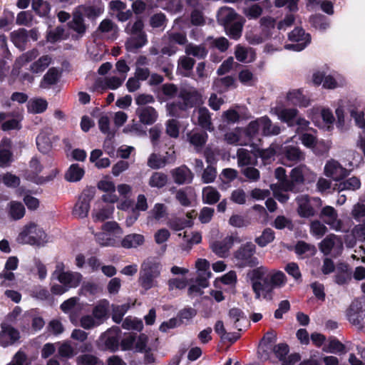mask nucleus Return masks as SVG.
<instances>
[{
	"mask_svg": "<svg viewBox=\"0 0 365 365\" xmlns=\"http://www.w3.org/2000/svg\"><path fill=\"white\" fill-rule=\"evenodd\" d=\"M11 39L17 48L24 50L29 39L28 31L24 29L14 31L11 33Z\"/></svg>",
	"mask_w": 365,
	"mask_h": 365,
	"instance_id": "37998d69",
	"label": "nucleus"
},
{
	"mask_svg": "<svg viewBox=\"0 0 365 365\" xmlns=\"http://www.w3.org/2000/svg\"><path fill=\"white\" fill-rule=\"evenodd\" d=\"M168 217V210L166 205L163 203H156L148 213L147 225L153 226L162 222Z\"/></svg>",
	"mask_w": 365,
	"mask_h": 365,
	"instance_id": "dca6fc26",
	"label": "nucleus"
},
{
	"mask_svg": "<svg viewBox=\"0 0 365 365\" xmlns=\"http://www.w3.org/2000/svg\"><path fill=\"white\" fill-rule=\"evenodd\" d=\"M187 141L192 145L198 152L206 143L207 134L204 131L198 130H192L187 133Z\"/></svg>",
	"mask_w": 365,
	"mask_h": 365,
	"instance_id": "cd10ccee",
	"label": "nucleus"
},
{
	"mask_svg": "<svg viewBox=\"0 0 365 365\" xmlns=\"http://www.w3.org/2000/svg\"><path fill=\"white\" fill-rule=\"evenodd\" d=\"M51 134V129L45 128L41 130L36 137L37 148L43 154H48L52 150Z\"/></svg>",
	"mask_w": 365,
	"mask_h": 365,
	"instance_id": "412c9836",
	"label": "nucleus"
},
{
	"mask_svg": "<svg viewBox=\"0 0 365 365\" xmlns=\"http://www.w3.org/2000/svg\"><path fill=\"white\" fill-rule=\"evenodd\" d=\"M161 269L158 262L148 259L145 261L140 268L139 284L145 290L157 287L158 286V277L160 275Z\"/></svg>",
	"mask_w": 365,
	"mask_h": 365,
	"instance_id": "20e7f679",
	"label": "nucleus"
},
{
	"mask_svg": "<svg viewBox=\"0 0 365 365\" xmlns=\"http://www.w3.org/2000/svg\"><path fill=\"white\" fill-rule=\"evenodd\" d=\"M19 337V332L17 329L6 324L1 325L0 344L2 346L6 347L13 344Z\"/></svg>",
	"mask_w": 365,
	"mask_h": 365,
	"instance_id": "5701e85b",
	"label": "nucleus"
},
{
	"mask_svg": "<svg viewBox=\"0 0 365 365\" xmlns=\"http://www.w3.org/2000/svg\"><path fill=\"white\" fill-rule=\"evenodd\" d=\"M52 277L64 284L68 290L78 287L83 279L82 274L79 272L66 271L65 265L61 262L56 263Z\"/></svg>",
	"mask_w": 365,
	"mask_h": 365,
	"instance_id": "0eeeda50",
	"label": "nucleus"
},
{
	"mask_svg": "<svg viewBox=\"0 0 365 365\" xmlns=\"http://www.w3.org/2000/svg\"><path fill=\"white\" fill-rule=\"evenodd\" d=\"M102 232L96 234V242L102 246H116L119 244L123 230L116 222L109 221L102 226Z\"/></svg>",
	"mask_w": 365,
	"mask_h": 365,
	"instance_id": "39448f33",
	"label": "nucleus"
},
{
	"mask_svg": "<svg viewBox=\"0 0 365 365\" xmlns=\"http://www.w3.org/2000/svg\"><path fill=\"white\" fill-rule=\"evenodd\" d=\"M185 53L188 56H193L197 58H203L207 56V51L202 45H194L189 43L186 46Z\"/></svg>",
	"mask_w": 365,
	"mask_h": 365,
	"instance_id": "e2e57ef3",
	"label": "nucleus"
},
{
	"mask_svg": "<svg viewBox=\"0 0 365 365\" xmlns=\"http://www.w3.org/2000/svg\"><path fill=\"white\" fill-rule=\"evenodd\" d=\"M178 98L182 103V106L187 108V110L202 103V96L198 91L192 86H182L178 93Z\"/></svg>",
	"mask_w": 365,
	"mask_h": 365,
	"instance_id": "9d476101",
	"label": "nucleus"
},
{
	"mask_svg": "<svg viewBox=\"0 0 365 365\" xmlns=\"http://www.w3.org/2000/svg\"><path fill=\"white\" fill-rule=\"evenodd\" d=\"M315 177L305 165H300L293 168L290 173V180H285L282 182V188L285 191H294L295 185L302 184L306 180H311Z\"/></svg>",
	"mask_w": 365,
	"mask_h": 365,
	"instance_id": "6e6552de",
	"label": "nucleus"
},
{
	"mask_svg": "<svg viewBox=\"0 0 365 365\" xmlns=\"http://www.w3.org/2000/svg\"><path fill=\"white\" fill-rule=\"evenodd\" d=\"M361 307L358 301H354L350 305L347 310V318L349 321L357 326H361L363 321V317L360 314Z\"/></svg>",
	"mask_w": 365,
	"mask_h": 365,
	"instance_id": "e433bc0d",
	"label": "nucleus"
},
{
	"mask_svg": "<svg viewBox=\"0 0 365 365\" xmlns=\"http://www.w3.org/2000/svg\"><path fill=\"white\" fill-rule=\"evenodd\" d=\"M82 14L81 11L77 9L73 13V20L70 22V27L78 34H83L86 31Z\"/></svg>",
	"mask_w": 365,
	"mask_h": 365,
	"instance_id": "6e6d98bb",
	"label": "nucleus"
},
{
	"mask_svg": "<svg viewBox=\"0 0 365 365\" xmlns=\"http://www.w3.org/2000/svg\"><path fill=\"white\" fill-rule=\"evenodd\" d=\"M220 196L218 190L214 187L207 186L202 189V197L205 204H215L219 201Z\"/></svg>",
	"mask_w": 365,
	"mask_h": 365,
	"instance_id": "a18cd8bd",
	"label": "nucleus"
},
{
	"mask_svg": "<svg viewBox=\"0 0 365 365\" xmlns=\"http://www.w3.org/2000/svg\"><path fill=\"white\" fill-rule=\"evenodd\" d=\"M109 308V302L104 299L100 301L93 309L92 314L96 318V322L100 324H103L106 319Z\"/></svg>",
	"mask_w": 365,
	"mask_h": 365,
	"instance_id": "ea45409f",
	"label": "nucleus"
},
{
	"mask_svg": "<svg viewBox=\"0 0 365 365\" xmlns=\"http://www.w3.org/2000/svg\"><path fill=\"white\" fill-rule=\"evenodd\" d=\"M282 152L284 156L292 162L302 161L305 158L304 153L298 146L285 145L282 148Z\"/></svg>",
	"mask_w": 365,
	"mask_h": 365,
	"instance_id": "2f4dec72",
	"label": "nucleus"
},
{
	"mask_svg": "<svg viewBox=\"0 0 365 365\" xmlns=\"http://www.w3.org/2000/svg\"><path fill=\"white\" fill-rule=\"evenodd\" d=\"M349 113L351 117L354 119L356 125L365 133V118L364 112L358 110L356 108H352L349 110Z\"/></svg>",
	"mask_w": 365,
	"mask_h": 365,
	"instance_id": "774afa93",
	"label": "nucleus"
},
{
	"mask_svg": "<svg viewBox=\"0 0 365 365\" xmlns=\"http://www.w3.org/2000/svg\"><path fill=\"white\" fill-rule=\"evenodd\" d=\"M39 55V52L37 49L34 48L29 51L21 56H20L15 61L14 68L12 71L14 75L19 74V69L26 65L27 63L33 61Z\"/></svg>",
	"mask_w": 365,
	"mask_h": 365,
	"instance_id": "72a5a7b5",
	"label": "nucleus"
},
{
	"mask_svg": "<svg viewBox=\"0 0 365 365\" xmlns=\"http://www.w3.org/2000/svg\"><path fill=\"white\" fill-rule=\"evenodd\" d=\"M327 231V227L319 220H314L310 224V233L317 239L322 238Z\"/></svg>",
	"mask_w": 365,
	"mask_h": 365,
	"instance_id": "0e129e2a",
	"label": "nucleus"
},
{
	"mask_svg": "<svg viewBox=\"0 0 365 365\" xmlns=\"http://www.w3.org/2000/svg\"><path fill=\"white\" fill-rule=\"evenodd\" d=\"M342 247V241L334 234L327 235L319 244V249L325 255H329L333 250L339 252Z\"/></svg>",
	"mask_w": 365,
	"mask_h": 365,
	"instance_id": "aec40b11",
	"label": "nucleus"
},
{
	"mask_svg": "<svg viewBox=\"0 0 365 365\" xmlns=\"http://www.w3.org/2000/svg\"><path fill=\"white\" fill-rule=\"evenodd\" d=\"M8 215L13 220H19L24 217L25 208L24 205L17 201H11L7 205Z\"/></svg>",
	"mask_w": 365,
	"mask_h": 365,
	"instance_id": "a19ab883",
	"label": "nucleus"
},
{
	"mask_svg": "<svg viewBox=\"0 0 365 365\" xmlns=\"http://www.w3.org/2000/svg\"><path fill=\"white\" fill-rule=\"evenodd\" d=\"M182 106L183 104L180 101L178 102L167 103L166 110L168 115L175 118L182 117V112L187 110V108H184Z\"/></svg>",
	"mask_w": 365,
	"mask_h": 365,
	"instance_id": "bf43d9fd",
	"label": "nucleus"
},
{
	"mask_svg": "<svg viewBox=\"0 0 365 365\" xmlns=\"http://www.w3.org/2000/svg\"><path fill=\"white\" fill-rule=\"evenodd\" d=\"M85 174L84 169L78 164H72L65 175V178L69 182H78L82 179Z\"/></svg>",
	"mask_w": 365,
	"mask_h": 365,
	"instance_id": "de8ad7c7",
	"label": "nucleus"
},
{
	"mask_svg": "<svg viewBox=\"0 0 365 365\" xmlns=\"http://www.w3.org/2000/svg\"><path fill=\"white\" fill-rule=\"evenodd\" d=\"M78 9L86 16L93 19L103 14L104 5L101 0H94L92 4L81 6Z\"/></svg>",
	"mask_w": 365,
	"mask_h": 365,
	"instance_id": "393cba45",
	"label": "nucleus"
},
{
	"mask_svg": "<svg viewBox=\"0 0 365 365\" xmlns=\"http://www.w3.org/2000/svg\"><path fill=\"white\" fill-rule=\"evenodd\" d=\"M324 174L334 181H340L349 175V171L338 160L331 158L326 162Z\"/></svg>",
	"mask_w": 365,
	"mask_h": 365,
	"instance_id": "9b49d317",
	"label": "nucleus"
},
{
	"mask_svg": "<svg viewBox=\"0 0 365 365\" xmlns=\"http://www.w3.org/2000/svg\"><path fill=\"white\" fill-rule=\"evenodd\" d=\"M237 163L239 166L252 165L256 161L255 155L245 148H239L237 152Z\"/></svg>",
	"mask_w": 365,
	"mask_h": 365,
	"instance_id": "603ef678",
	"label": "nucleus"
},
{
	"mask_svg": "<svg viewBox=\"0 0 365 365\" xmlns=\"http://www.w3.org/2000/svg\"><path fill=\"white\" fill-rule=\"evenodd\" d=\"M289 39L292 43L284 45V48L287 50L301 51L304 49L311 41L309 34H306L301 28H295L289 34Z\"/></svg>",
	"mask_w": 365,
	"mask_h": 365,
	"instance_id": "1a4fd4ad",
	"label": "nucleus"
},
{
	"mask_svg": "<svg viewBox=\"0 0 365 365\" xmlns=\"http://www.w3.org/2000/svg\"><path fill=\"white\" fill-rule=\"evenodd\" d=\"M240 242V239L237 235H230L221 240L215 241L211 244L210 247L217 255L225 257L234 243Z\"/></svg>",
	"mask_w": 365,
	"mask_h": 365,
	"instance_id": "4468645a",
	"label": "nucleus"
},
{
	"mask_svg": "<svg viewBox=\"0 0 365 365\" xmlns=\"http://www.w3.org/2000/svg\"><path fill=\"white\" fill-rule=\"evenodd\" d=\"M168 158H163L160 155L153 153L148 160V165L153 169H158L164 167L167 163H170Z\"/></svg>",
	"mask_w": 365,
	"mask_h": 365,
	"instance_id": "69168bd1",
	"label": "nucleus"
},
{
	"mask_svg": "<svg viewBox=\"0 0 365 365\" xmlns=\"http://www.w3.org/2000/svg\"><path fill=\"white\" fill-rule=\"evenodd\" d=\"M145 237L143 235L133 233L126 235L120 242L124 248H135L144 243Z\"/></svg>",
	"mask_w": 365,
	"mask_h": 365,
	"instance_id": "79ce46f5",
	"label": "nucleus"
},
{
	"mask_svg": "<svg viewBox=\"0 0 365 365\" xmlns=\"http://www.w3.org/2000/svg\"><path fill=\"white\" fill-rule=\"evenodd\" d=\"M225 140L230 145H246L250 143V138L245 134V128L237 127L235 129L227 132L225 135Z\"/></svg>",
	"mask_w": 365,
	"mask_h": 365,
	"instance_id": "a211bd4d",
	"label": "nucleus"
},
{
	"mask_svg": "<svg viewBox=\"0 0 365 365\" xmlns=\"http://www.w3.org/2000/svg\"><path fill=\"white\" fill-rule=\"evenodd\" d=\"M195 60L187 56L180 57L178 63V70L184 76H189L195 65Z\"/></svg>",
	"mask_w": 365,
	"mask_h": 365,
	"instance_id": "3c124183",
	"label": "nucleus"
},
{
	"mask_svg": "<svg viewBox=\"0 0 365 365\" xmlns=\"http://www.w3.org/2000/svg\"><path fill=\"white\" fill-rule=\"evenodd\" d=\"M165 133L172 138H178L180 135V122L174 118L168 119L165 123Z\"/></svg>",
	"mask_w": 365,
	"mask_h": 365,
	"instance_id": "4d7b16f0",
	"label": "nucleus"
},
{
	"mask_svg": "<svg viewBox=\"0 0 365 365\" xmlns=\"http://www.w3.org/2000/svg\"><path fill=\"white\" fill-rule=\"evenodd\" d=\"M168 182V177L160 172L154 173L150 178L148 184L152 187L162 188Z\"/></svg>",
	"mask_w": 365,
	"mask_h": 365,
	"instance_id": "680f3d73",
	"label": "nucleus"
},
{
	"mask_svg": "<svg viewBox=\"0 0 365 365\" xmlns=\"http://www.w3.org/2000/svg\"><path fill=\"white\" fill-rule=\"evenodd\" d=\"M93 195L90 190H84L76 203L73 214L78 218L86 217L90 210V202L92 200Z\"/></svg>",
	"mask_w": 365,
	"mask_h": 365,
	"instance_id": "2eb2a0df",
	"label": "nucleus"
},
{
	"mask_svg": "<svg viewBox=\"0 0 365 365\" xmlns=\"http://www.w3.org/2000/svg\"><path fill=\"white\" fill-rule=\"evenodd\" d=\"M323 222L335 231L342 230V221L339 218L337 211L331 206L324 207L319 214Z\"/></svg>",
	"mask_w": 365,
	"mask_h": 365,
	"instance_id": "ddd939ff",
	"label": "nucleus"
},
{
	"mask_svg": "<svg viewBox=\"0 0 365 365\" xmlns=\"http://www.w3.org/2000/svg\"><path fill=\"white\" fill-rule=\"evenodd\" d=\"M286 99L290 104L299 108H307L311 104L310 99L304 95L301 88L289 91Z\"/></svg>",
	"mask_w": 365,
	"mask_h": 365,
	"instance_id": "4be33fe9",
	"label": "nucleus"
},
{
	"mask_svg": "<svg viewBox=\"0 0 365 365\" xmlns=\"http://www.w3.org/2000/svg\"><path fill=\"white\" fill-rule=\"evenodd\" d=\"M272 112L280 121L286 123L289 127H294V123L299 115V111L295 108L275 107L272 109Z\"/></svg>",
	"mask_w": 365,
	"mask_h": 365,
	"instance_id": "f3484780",
	"label": "nucleus"
},
{
	"mask_svg": "<svg viewBox=\"0 0 365 365\" xmlns=\"http://www.w3.org/2000/svg\"><path fill=\"white\" fill-rule=\"evenodd\" d=\"M16 242L21 245L43 246L48 241L47 235L42 227L34 222L24 225L16 237Z\"/></svg>",
	"mask_w": 365,
	"mask_h": 365,
	"instance_id": "7ed1b4c3",
	"label": "nucleus"
},
{
	"mask_svg": "<svg viewBox=\"0 0 365 365\" xmlns=\"http://www.w3.org/2000/svg\"><path fill=\"white\" fill-rule=\"evenodd\" d=\"M345 100H340L337 103V108L335 110L336 116V126L341 132H344L349 128V122L346 119L344 107L346 106Z\"/></svg>",
	"mask_w": 365,
	"mask_h": 365,
	"instance_id": "bb28decb",
	"label": "nucleus"
},
{
	"mask_svg": "<svg viewBox=\"0 0 365 365\" xmlns=\"http://www.w3.org/2000/svg\"><path fill=\"white\" fill-rule=\"evenodd\" d=\"M299 140L307 148H310L317 155L326 153L329 149V145L324 141H318L317 137L311 133H304L299 135Z\"/></svg>",
	"mask_w": 365,
	"mask_h": 365,
	"instance_id": "f8f14e48",
	"label": "nucleus"
},
{
	"mask_svg": "<svg viewBox=\"0 0 365 365\" xmlns=\"http://www.w3.org/2000/svg\"><path fill=\"white\" fill-rule=\"evenodd\" d=\"M280 133V126L273 123L266 115L251 121L245 128V134L251 140H259L260 136L277 135Z\"/></svg>",
	"mask_w": 365,
	"mask_h": 365,
	"instance_id": "f03ea898",
	"label": "nucleus"
},
{
	"mask_svg": "<svg viewBox=\"0 0 365 365\" xmlns=\"http://www.w3.org/2000/svg\"><path fill=\"white\" fill-rule=\"evenodd\" d=\"M195 267L198 272L200 278L202 279L200 281V284L202 287H207L208 286L207 279L211 277V272L208 271L210 267V263L205 259H198L195 262Z\"/></svg>",
	"mask_w": 365,
	"mask_h": 365,
	"instance_id": "f704fd0d",
	"label": "nucleus"
},
{
	"mask_svg": "<svg viewBox=\"0 0 365 365\" xmlns=\"http://www.w3.org/2000/svg\"><path fill=\"white\" fill-rule=\"evenodd\" d=\"M11 149V141L8 138L3 139L0 145V167H8L13 161Z\"/></svg>",
	"mask_w": 365,
	"mask_h": 365,
	"instance_id": "a878e982",
	"label": "nucleus"
},
{
	"mask_svg": "<svg viewBox=\"0 0 365 365\" xmlns=\"http://www.w3.org/2000/svg\"><path fill=\"white\" fill-rule=\"evenodd\" d=\"M98 31L108 38L115 39L118 36L119 29L114 22L110 19H106L101 22Z\"/></svg>",
	"mask_w": 365,
	"mask_h": 365,
	"instance_id": "c756f323",
	"label": "nucleus"
},
{
	"mask_svg": "<svg viewBox=\"0 0 365 365\" xmlns=\"http://www.w3.org/2000/svg\"><path fill=\"white\" fill-rule=\"evenodd\" d=\"M240 18L234 9L229 7H222L217 13L218 21L225 26Z\"/></svg>",
	"mask_w": 365,
	"mask_h": 365,
	"instance_id": "c9c22d12",
	"label": "nucleus"
},
{
	"mask_svg": "<svg viewBox=\"0 0 365 365\" xmlns=\"http://www.w3.org/2000/svg\"><path fill=\"white\" fill-rule=\"evenodd\" d=\"M256 247L252 242L242 245L234 254V263L240 268L254 267L259 264L258 259L254 256Z\"/></svg>",
	"mask_w": 365,
	"mask_h": 365,
	"instance_id": "423d86ee",
	"label": "nucleus"
},
{
	"mask_svg": "<svg viewBox=\"0 0 365 365\" xmlns=\"http://www.w3.org/2000/svg\"><path fill=\"white\" fill-rule=\"evenodd\" d=\"M235 85V79L232 76H225L220 78H216L213 81L212 88L218 93H224L229 88Z\"/></svg>",
	"mask_w": 365,
	"mask_h": 365,
	"instance_id": "09e8293b",
	"label": "nucleus"
},
{
	"mask_svg": "<svg viewBox=\"0 0 365 365\" xmlns=\"http://www.w3.org/2000/svg\"><path fill=\"white\" fill-rule=\"evenodd\" d=\"M146 34L130 35L125 43V48L130 52H135L147 43Z\"/></svg>",
	"mask_w": 365,
	"mask_h": 365,
	"instance_id": "58836bf2",
	"label": "nucleus"
},
{
	"mask_svg": "<svg viewBox=\"0 0 365 365\" xmlns=\"http://www.w3.org/2000/svg\"><path fill=\"white\" fill-rule=\"evenodd\" d=\"M267 31H261L259 33L247 32L245 35L247 41L252 45L260 44L270 38Z\"/></svg>",
	"mask_w": 365,
	"mask_h": 365,
	"instance_id": "13d9d810",
	"label": "nucleus"
},
{
	"mask_svg": "<svg viewBox=\"0 0 365 365\" xmlns=\"http://www.w3.org/2000/svg\"><path fill=\"white\" fill-rule=\"evenodd\" d=\"M123 132L125 134L134 135L136 136H143L146 135V131L140 122L138 123L133 120L130 123L128 124L123 129Z\"/></svg>",
	"mask_w": 365,
	"mask_h": 365,
	"instance_id": "5fc2aeb1",
	"label": "nucleus"
},
{
	"mask_svg": "<svg viewBox=\"0 0 365 365\" xmlns=\"http://www.w3.org/2000/svg\"><path fill=\"white\" fill-rule=\"evenodd\" d=\"M135 113L139 122L145 125L154 124L158 118V111L152 106H140L136 109Z\"/></svg>",
	"mask_w": 365,
	"mask_h": 365,
	"instance_id": "6ab92c4d",
	"label": "nucleus"
},
{
	"mask_svg": "<svg viewBox=\"0 0 365 365\" xmlns=\"http://www.w3.org/2000/svg\"><path fill=\"white\" fill-rule=\"evenodd\" d=\"M27 111L31 114H40L46 111L48 108V102L40 97H34L29 99L26 104Z\"/></svg>",
	"mask_w": 365,
	"mask_h": 365,
	"instance_id": "7c9ffc66",
	"label": "nucleus"
},
{
	"mask_svg": "<svg viewBox=\"0 0 365 365\" xmlns=\"http://www.w3.org/2000/svg\"><path fill=\"white\" fill-rule=\"evenodd\" d=\"M296 201L297 203V212L302 217H313L316 211L314 209L311 200L306 195H300L297 197Z\"/></svg>",
	"mask_w": 365,
	"mask_h": 365,
	"instance_id": "b1692460",
	"label": "nucleus"
},
{
	"mask_svg": "<svg viewBox=\"0 0 365 365\" xmlns=\"http://www.w3.org/2000/svg\"><path fill=\"white\" fill-rule=\"evenodd\" d=\"M51 63V58L48 55L40 57L30 66V71L34 73H42Z\"/></svg>",
	"mask_w": 365,
	"mask_h": 365,
	"instance_id": "864d4df0",
	"label": "nucleus"
},
{
	"mask_svg": "<svg viewBox=\"0 0 365 365\" xmlns=\"http://www.w3.org/2000/svg\"><path fill=\"white\" fill-rule=\"evenodd\" d=\"M113 212L114 206L113 205H102L98 208L93 209L92 218L94 222H103L106 220L111 218Z\"/></svg>",
	"mask_w": 365,
	"mask_h": 365,
	"instance_id": "473e14b6",
	"label": "nucleus"
},
{
	"mask_svg": "<svg viewBox=\"0 0 365 365\" xmlns=\"http://www.w3.org/2000/svg\"><path fill=\"white\" fill-rule=\"evenodd\" d=\"M255 297L268 300L272 299L275 289L283 287L287 283V277L282 271L269 269L264 266L257 267L248 273Z\"/></svg>",
	"mask_w": 365,
	"mask_h": 365,
	"instance_id": "f257e3e1",
	"label": "nucleus"
},
{
	"mask_svg": "<svg viewBox=\"0 0 365 365\" xmlns=\"http://www.w3.org/2000/svg\"><path fill=\"white\" fill-rule=\"evenodd\" d=\"M245 22V20L241 17L229 25L225 26L227 34L234 39H238L242 35Z\"/></svg>",
	"mask_w": 365,
	"mask_h": 365,
	"instance_id": "49530a36",
	"label": "nucleus"
},
{
	"mask_svg": "<svg viewBox=\"0 0 365 365\" xmlns=\"http://www.w3.org/2000/svg\"><path fill=\"white\" fill-rule=\"evenodd\" d=\"M345 84L344 78L339 73L325 75L323 87L327 89H334Z\"/></svg>",
	"mask_w": 365,
	"mask_h": 365,
	"instance_id": "c03bdc74",
	"label": "nucleus"
},
{
	"mask_svg": "<svg viewBox=\"0 0 365 365\" xmlns=\"http://www.w3.org/2000/svg\"><path fill=\"white\" fill-rule=\"evenodd\" d=\"M240 108L241 107L240 106H236L224 111L222 114V118L228 124L237 123L240 120V115L237 109Z\"/></svg>",
	"mask_w": 365,
	"mask_h": 365,
	"instance_id": "052dcab7",
	"label": "nucleus"
},
{
	"mask_svg": "<svg viewBox=\"0 0 365 365\" xmlns=\"http://www.w3.org/2000/svg\"><path fill=\"white\" fill-rule=\"evenodd\" d=\"M320 116L322 122H320V128L329 130L333 128L335 121L331 110L329 108H322L320 111Z\"/></svg>",
	"mask_w": 365,
	"mask_h": 365,
	"instance_id": "8fccbe9b",
	"label": "nucleus"
},
{
	"mask_svg": "<svg viewBox=\"0 0 365 365\" xmlns=\"http://www.w3.org/2000/svg\"><path fill=\"white\" fill-rule=\"evenodd\" d=\"M77 365H103V363L92 354H83L78 356Z\"/></svg>",
	"mask_w": 365,
	"mask_h": 365,
	"instance_id": "338daca9",
	"label": "nucleus"
},
{
	"mask_svg": "<svg viewBox=\"0 0 365 365\" xmlns=\"http://www.w3.org/2000/svg\"><path fill=\"white\" fill-rule=\"evenodd\" d=\"M196 112L197 113V123L199 125L207 130L212 131L214 128L209 110L205 107H201Z\"/></svg>",
	"mask_w": 365,
	"mask_h": 365,
	"instance_id": "4c0bfd02",
	"label": "nucleus"
},
{
	"mask_svg": "<svg viewBox=\"0 0 365 365\" xmlns=\"http://www.w3.org/2000/svg\"><path fill=\"white\" fill-rule=\"evenodd\" d=\"M172 175L174 181L179 185L190 183L193 178L192 173L185 165L174 169Z\"/></svg>",
	"mask_w": 365,
	"mask_h": 365,
	"instance_id": "c85d7f7f",
	"label": "nucleus"
}]
</instances>
